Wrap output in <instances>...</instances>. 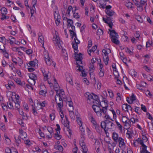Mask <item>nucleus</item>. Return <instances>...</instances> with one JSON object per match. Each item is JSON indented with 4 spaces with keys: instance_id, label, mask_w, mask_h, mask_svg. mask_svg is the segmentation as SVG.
Here are the masks:
<instances>
[{
    "instance_id": "f257e3e1",
    "label": "nucleus",
    "mask_w": 153,
    "mask_h": 153,
    "mask_svg": "<svg viewBox=\"0 0 153 153\" xmlns=\"http://www.w3.org/2000/svg\"><path fill=\"white\" fill-rule=\"evenodd\" d=\"M110 31V36L112 42L116 45H118L120 41L118 39L119 35L114 30H111L109 29Z\"/></svg>"
},
{
    "instance_id": "f03ea898",
    "label": "nucleus",
    "mask_w": 153,
    "mask_h": 153,
    "mask_svg": "<svg viewBox=\"0 0 153 153\" xmlns=\"http://www.w3.org/2000/svg\"><path fill=\"white\" fill-rule=\"evenodd\" d=\"M55 102L57 104V108H62L63 106V100L57 94L55 97Z\"/></svg>"
},
{
    "instance_id": "7ed1b4c3",
    "label": "nucleus",
    "mask_w": 153,
    "mask_h": 153,
    "mask_svg": "<svg viewBox=\"0 0 153 153\" xmlns=\"http://www.w3.org/2000/svg\"><path fill=\"white\" fill-rule=\"evenodd\" d=\"M92 107L94 111L96 113L97 116L98 117L100 116L102 113L103 112V111L105 109H104L102 108L101 109L99 106L95 105H93Z\"/></svg>"
},
{
    "instance_id": "20e7f679",
    "label": "nucleus",
    "mask_w": 153,
    "mask_h": 153,
    "mask_svg": "<svg viewBox=\"0 0 153 153\" xmlns=\"http://www.w3.org/2000/svg\"><path fill=\"white\" fill-rule=\"evenodd\" d=\"M53 41L55 45L58 47L59 49L61 47V44L62 42L61 41L59 37L56 34L54 36L53 39Z\"/></svg>"
},
{
    "instance_id": "39448f33",
    "label": "nucleus",
    "mask_w": 153,
    "mask_h": 153,
    "mask_svg": "<svg viewBox=\"0 0 153 153\" xmlns=\"http://www.w3.org/2000/svg\"><path fill=\"white\" fill-rule=\"evenodd\" d=\"M74 7L73 8L71 6H69L66 11V14H65V12H62V17L63 20L67 19V17H69L70 16V12L72 10H74Z\"/></svg>"
},
{
    "instance_id": "423d86ee",
    "label": "nucleus",
    "mask_w": 153,
    "mask_h": 153,
    "mask_svg": "<svg viewBox=\"0 0 153 153\" xmlns=\"http://www.w3.org/2000/svg\"><path fill=\"white\" fill-rule=\"evenodd\" d=\"M147 0H140V1H139V5L138 6L137 10L138 11L141 12L143 10V6H145V7L147 5Z\"/></svg>"
},
{
    "instance_id": "0eeeda50",
    "label": "nucleus",
    "mask_w": 153,
    "mask_h": 153,
    "mask_svg": "<svg viewBox=\"0 0 153 153\" xmlns=\"http://www.w3.org/2000/svg\"><path fill=\"white\" fill-rule=\"evenodd\" d=\"M118 142L119 143V147L123 151H124L126 149V146L124 140L122 138H120Z\"/></svg>"
},
{
    "instance_id": "6e6552de",
    "label": "nucleus",
    "mask_w": 153,
    "mask_h": 153,
    "mask_svg": "<svg viewBox=\"0 0 153 153\" xmlns=\"http://www.w3.org/2000/svg\"><path fill=\"white\" fill-rule=\"evenodd\" d=\"M44 55L46 63L49 65H51L52 64V60L49 57L48 52L46 51H44Z\"/></svg>"
},
{
    "instance_id": "1a4fd4ad",
    "label": "nucleus",
    "mask_w": 153,
    "mask_h": 153,
    "mask_svg": "<svg viewBox=\"0 0 153 153\" xmlns=\"http://www.w3.org/2000/svg\"><path fill=\"white\" fill-rule=\"evenodd\" d=\"M99 105H100L104 109H105L107 110L108 105V101L105 98H103V100L101 102H99Z\"/></svg>"
},
{
    "instance_id": "9d476101",
    "label": "nucleus",
    "mask_w": 153,
    "mask_h": 153,
    "mask_svg": "<svg viewBox=\"0 0 153 153\" xmlns=\"http://www.w3.org/2000/svg\"><path fill=\"white\" fill-rule=\"evenodd\" d=\"M54 16L56 24L57 25H58L60 22V16L59 15L58 12L55 11Z\"/></svg>"
},
{
    "instance_id": "9b49d317",
    "label": "nucleus",
    "mask_w": 153,
    "mask_h": 153,
    "mask_svg": "<svg viewBox=\"0 0 153 153\" xmlns=\"http://www.w3.org/2000/svg\"><path fill=\"white\" fill-rule=\"evenodd\" d=\"M85 95L87 98V101L88 103L90 104H92V102L93 101L92 99V94H91L90 93L88 92L85 94Z\"/></svg>"
},
{
    "instance_id": "f8f14e48",
    "label": "nucleus",
    "mask_w": 153,
    "mask_h": 153,
    "mask_svg": "<svg viewBox=\"0 0 153 153\" xmlns=\"http://www.w3.org/2000/svg\"><path fill=\"white\" fill-rule=\"evenodd\" d=\"M41 69L44 76V79L45 80H47L48 79V74H49L48 71L46 70V68L44 66L42 67Z\"/></svg>"
},
{
    "instance_id": "ddd939ff",
    "label": "nucleus",
    "mask_w": 153,
    "mask_h": 153,
    "mask_svg": "<svg viewBox=\"0 0 153 153\" xmlns=\"http://www.w3.org/2000/svg\"><path fill=\"white\" fill-rule=\"evenodd\" d=\"M122 109L125 112H128L129 111H131L132 108L131 106L127 104L122 105Z\"/></svg>"
},
{
    "instance_id": "4468645a",
    "label": "nucleus",
    "mask_w": 153,
    "mask_h": 153,
    "mask_svg": "<svg viewBox=\"0 0 153 153\" xmlns=\"http://www.w3.org/2000/svg\"><path fill=\"white\" fill-rule=\"evenodd\" d=\"M56 92V94L59 95V97L61 98L62 100H66V99H67V98H65V94L64 91L63 90L60 89L59 91H58Z\"/></svg>"
},
{
    "instance_id": "2eb2a0df",
    "label": "nucleus",
    "mask_w": 153,
    "mask_h": 153,
    "mask_svg": "<svg viewBox=\"0 0 153 153\" xmlns=\"http://www.w3.org/2000/svg\"><path fill=\"white\" fill-rule=\"evenodd\" d=\"M29 77L31 80H33L32 83H31V85H34L36 83L35 80L37 79V78L36 75L33 74L31 73L30 74Z\"/></svg>"
},
{
    "instance_id": "dca6fc26",
    "label": "nucleus",
    "mask_w": 153,
    "mask_h": 153,
    "mask_svg": "<svg viewBox=\"0 0 153 153\" xmlns=\"http://www.w3.org/2000/svg\"><path fill=\"white\" fill-rule=\"evenodd\" d=\"M19 134L20 137L25 140L24 139L27 137V134L22 129L20 128L19 130Z\"/></svg>"
},
{
    "instance_id": "f3484780",
    "label": "nucleus",
    "mask_w": 153,
    "mask_h": 153,
    "mask_svg": "<svg viewBox=\"0 0 153 153\" xmlns=\"http://www.w3.org/2000/svg\"><path fill=\"white\" fill-rule=\"evenodd\" d=\"M74 52L75 53V59L76 61L80 62V63L82 64V62L81 61L82 59V54L80 53L79 54H77L76 52L75 51Z\"/></svg>"
},
{
    "instance_id": "a211bd4d",
    "label": "nucleus",
    "mask_w": 153,
    "mask_h": 153,
    "mask_svg": "<svg viewBox=\"0 0 153 153\" xmlns=\"http://www.w3.org/2000/svg\"><path fill=\"white\" fill-rule=\"evenodd\" d=\"M139 144L141 145V146L144 144H143L142 141V139L141 138H139L134 141L133 145L135 147L138 146Z\"/></svg>"
},
{
    "instance_id": "6ab92c4d",
    "label": "nucleus",
    "mask_w": 153,
    "mask_h": 153,
    "mask_svg": "<svg viewBox=\"0 0 153 153\" xmlns=\"http://www.w3.org/2000/svg\"><path fill=\"white\" fill-rule=\"evenodd\" d=\"M112 137V139L116 143L118 142V141L119 140L120 138H122L121 137H119L118 134L115 132H114L113 133Z\"/></svg>"
},
{
    "instance_id": "aec40b11",
    "label": "nucleus",
    "mask_w": 153,
    "mask_h": 153,
    "mask_svg": "<svg viewBox=\"0 0 153 153\" xmlns=\"http://www.w3.org/2000/svg\"><path fill=\"white\" fill-rule=\"evenodd\" d=\"M114 124L111 121H106V128L112 129L114 127Z\"/></svg>"
},
{
    "instance_id": "412c9836",
    "label": "nucleus",
    "mask_w": 153,
    "mask_h": 153,
    "mask_svg": "<svg viewBox=\"0 0 153 153\" xmlns=\"http://www.w3.org/2000/svg\"><path fill=\"white\" fill-rule=\"evenodd\" d=\"M107 110L105 109V110L103 111V112L102 113V114L100 117L103 118H105L107 120H109L110 119V117L109 115L107 114Z\"/></svg>"
},
{
    "instance_id": "4be33fe9",
    "label": "nucleus",
    "mask_w": 153,
    "mask_h": 153,
    "mask_svg": "<svg viewBox=\"0 0 153 153\" xmlns=\"http://www.w3.org/2000/svg\"><path fill=\"white\" fill-rule=\"evenodd\" d=\"M38 105H39L40 107V108H37V107H36V108L37 109H42L44 107H45L47 105V102L45 101H43L42 102H38L37 103Z\"/></svg>"
},
{
    "instance_id": "5701e85b",
    "label": "nucleus",
    "mask_w": 153,
    "mask_h": 153,
    "mask_svg": "<svg viewBox=\"0 0 153 153\" xmlns=\"http://www.w3.org/2000/svg\"><path fill=\"white\" fill-rule=\"evenodd\" d=\"M66 78L67 81L69 82L71 84L73 83L72 79V76L71 74L67 73L66 74Z\"/></svg>"
},
{
    "instance_id": "b1692460",
    "label": "nucleus",
    "mask_w": 153,
    "mask_h": 153,
    "mask_svg": "<svg viewBox=\"0 0 153 153\" xmlns=\"http://www.w3.org/2000/svg\"><path fill=\"white\" fill-rule=\"evenodd\" d=\"M92 99H93V101L92 104L95 103L98 105L99 104V101H98V97L96 95L92 94Z\"/></svg>"
},
{
    "instance_id": "393cba45",
    "label": "nucleus",
    "mask_w": 153,
    "mask_h": 153,
    "mask_svg": "<svg viewBox=\"0 0 153 153\" xmlns=\"http://www.w3.org/2000/svg\"><path fill=\"white\" fill-rule=\"evenodd\" d=\"M147 146L144 144L140 147V153H150L147 150Z\"/></svg>"
},
{
    "instance_id": "a878e982",
    "label": "nucleus",
    "mask_w": 153,
    "mask_h": 153,
    "mask_svg": "<svg viewBox=\"0 0 153 153\" xmlns=\"http://www.w3.org/2000/svg\"><path fill=\"white\" fill-rule=\"evenodd\" d=\"M53 86L56 92L58 91L59 87L58 83L57 82L56 79L54 78H53Z\"/></svg>"
},
{
    "instance_id": "bb28decb",
    "label": "nucleus",
    "mask_w": 153,
    "mask_h": 153,
    "mask_svg": "<svg viewBox=\"0 0 153 153\" xmlns=\"http://www.w3.org/2000/svg\"><path fill=\"white\" fill-rule=\"evenodd\" d=\"M102 52L103 54V56H108V55L111 52V50L109 48L103 49Z\"/></svg>"
},
{
    "instance_id": "cd10ccee",
    "label": "nucleus",
    "mask_w": 153,
    "mask_h": 153,
    "mask_svg": "<svg viewBox=\"0 0 153 153\" xmlns=\"http://www.w3.org/2000/svg\"><path fill=\"white\" fill-rule=\"evenodd\" d=\"M123 123H124L125 129H127L131 127V122L129 119Z\"/></svg>"
},
{
    "instance_id": "c85d7f7f",
    "label": "nucleus",
    "mask_w": 153,
    "mask_h": 153,
    "mask_svg": "<svg viewBox=\"0 0 153 153\" xmlns=\"http://www.w3.org/2000/svg\"><path fill=\"white\" fill-rule=\"evenodd\" d=\"M28 64L30 66L32 67H35L36 65H38V61L36 59H35L33 61L30 62Z\"/></svg>"
},
{
    "instance_id": "c756f323",
    "label": "nucleus",
    "mask_w": 153,
    "mask_h": 153,
    "mask_svg": "<svg viewBox=\"0 0 153 153\" xmlns=\"http://www.w3.org/2000/svg\"><path fill=\"white\" fill-rule=\"evenodd\" d=\"M64 101H66V105H68L69 107L73 106V102L71 100L70 97H68Z\"/></svg>"
},
{
    "instance_id": "7c9ffc66",
    "label": "nucleus",
    "mask_w": 153,
    "mask_h": 153,
    "mask_svg": "<svg viewBox=\"0 0 153 153\" xmlns=\"http://www.w3.org/2000/svg\"><path fill=\"white\" fill-rule=\"evenodd\" d=\"M103 20L105 23H107L109 27L111 28H112V24L111 23V21L109 19V18L106 19L103 18Z\"/></svg>"
},
{
    "instance_id": "2f4dec72",
    "label": "nucleus",
    "mask_w": 153,
    "mask_h": 153,
    "mask_svg": "<svg viewBox=\"0 0 153 153\" xmlns=\"http://www.w3.org/2000/svg\"><path fill=\"white\" fill-rule=\"evenodd\" d=\"M14 80L18 85L21 86H23L25 84L24 82H21L19 78H15Z\"/></svg>"
},
{
    "instance_id": "473e14b6",
    "label": "nucleus",
    "mask_w": 153,
    "mask_h": 153,
    "mask_svg": "<svg viewBox=\"0 0 153 153\" xmlns=\"http://www.w3.org/2000/svg\"><path fill=\"white\" fill-rule=\"evenodd\" d=\"M39 38H38V41L41 43L42 45V47L43 48H44V38L43 36L42 35H39Z\"/></svg>"
},
{
    "instance_id": "72a5a7b5",
    "label": "nucleus",
    "mask_w": 153,
    "mask_h": 153,
    "mask_svg": "<svg viewBox=\"0 0 153 153\" xmlns=\"http://www.w3.org/2000/svg\"><path fill=\"white\" fill-rule=\"evenodd\" d=\"M4 137L5 140L6 144L8 145H10L11 144V140L6 134H4Z\"/></svg>"
},
{
    "instance_id": "f704fd0d",
    "label": "nucleus",
    "mask_w": 153,
    "mask_h": 153,
    "mask_svg": "<svg viewBox=\"0 0 153 153\" xmlns=\"http://www.w3.org/2000/svg\"><path fill=\"white\" fill-rule=\"evenodd\" d=\"M76 10L75 7H74V10H72V12L73 13L74 17L76 19H78L79 18V15L77 13H76L75 11Z\"/></svg>"
},
{
    "instance_id": "c9c22d12",
    "label": "nucleus",
    "mask_w": 153,
    "mask_h": 153,
    "mask_svg": "<svg viewBox=\"0 0 153 153\" xmlns=\"http://www.w3.org/2000/svg\"><path fill=\"white\" fill-rule=\"evenodd\" d=\"M105 12L107 15L110 16H111L115 15V12L111 10H107V11Z\"/></svg>"
},
{
    "instance_id": "e433bc0d",
    "label": "nucleus",
    "mask_w": 153,
    "mask_h": 153,
    "mask_svg": "<svg viewBox=\"0 0 153 153\" xmlns=\"http://www.w3.org/2000/svg\"><path fill=\"white\" fill-rule=\"evenodd\" d=\"M90 120L92 123L93 126H94V127L96 126H97L98 125L97 123L96 122L93 116L92 115L90 116Z\"/></svg>"
},
{
    "instance_id": "4c0bfd02",
    "label": "nucleus",
    "mask_w": 153,
    "mask_h": 153,
    "mask_svg": "<svg viewBox=\"0 0 153 153\" xmlns=\"http://www.w3.org/2000/svg\"><path fill=\"white\" fill-rule=\"evenodd\" d=\"M130 120L131 122H132L133 124L139 122V120L137 117H133L131 118Z\"/></svg>"
},
{
    "instance_id": "58836bf2",
    "label": "nucleus",
    "mask_w": 153,
    "mask_h": 153,
    "mask_svg": "<svg viewBox=\"0 0 153 153\" xmlns=\"http://www.w3.org/2000/svg\"><path fill=\"white\" fill-rule=\"evenodd\" d=\"M89 68L90 72L93 73L95 69L94 64L90 63L89 65Z\"/></svg>"
},
{
    "instance_id": "ea45409f",
    "label": "nucleus",
    "mask_w": 153,
    "mask_h": 153,
    "mask_svg": "<svg viewBox=\"0 0 153 153\" xmlns=\"http://www.w3.org/2000/svg\"><path fill=\"white\" fill-rule=\"evenodd\" d=\"M30 9V13L31 14V18L33 19V17H34V16H33V14L35 12L36 10V8L35 7H32L31 8H29Z\"/></svg>"
},
{
    "instance_id": "a19ab883",
    "label": "nucleus",
    "mask_w": 153,
    "mask_h": 153,
    "mask_svg": "<svg viewBox=\"0 0 153 153\" xmlns=\"http://www.w3.org/2000/svg\"><path fill=\"white\" fill-rule=\"evenodd\" d=\"M130 98L131 100L129 101V102H128L129 104H131L136 100V97L133 94H132Z\"/></svg>"
},
{
    "instance_id": "79ce46f5",
    "label": "nucleus",
    "mask_w": 153,
    "mask_h": 153,
    "mask_svg": "<svg viewBox=\"0 0 153 153\" xmlns=\"http://www.w3.org/2000/svg\"><path fill=\"white\" fill-rule=\"evenodd\" d=\"M54 148L56 150L59 151L60 152H62L63 150V148L62 146L60 145H55L54 146Z\"/></svg>"
},
{
    "instance_id": "37998d69",
    "label": "nucleus",
    "mask_w": 153,
    "mask_h": 153,
    "mask_svg": "<svg viewBox=\"0 0 153 153\" xmlns=\"http://www.w3.org/2000/svg\"><path fill=\"white\" fill-rule=\"evenodd\" d=\"M107 91H108L110 98L113 99L114 98V94L112 91L110 89H107Z\"/></svg>"
},
{
    "instance_id": "c03bdc74",
    "label": "nucleus",
    "mask_w": 153,
    "mask_h": 153,
    "mask_svg": "<svg viewBox=\"0 0 153 153\" xmlns=\"http://www.w3.org/2000/svg\"><path fill=\"white\" fill-rule=\"evenodd\" d=\"M32 112L33 114L35 116L37 115L38 114L37 111L36 110V108L35 107L34 105H32Z\"/></svg>"
},
{
    "instance_id": "a18cd8bd",
    "label": "nucleus",
    "mask_w": 153,
    "mask_h": 153,
    "mask_svg": "<svg viewBox=\"0 0 153 153\" xmlns=\"http://www.w3.org/2000/svg\"><path fill=\"white\" fill-rule=\"evenodd\" d=\"M117 97L116 98V100L117 102L120 103L121 100V95L119 93H117Z\"/></svg>"
},
{
    "instance_id": "49530a36",
    "label": "nucleus",
    "mask_w": 153,
    "mask_h": 153,
    "mask_svg": "<svg viewBox=\"0 0 153 153\" xmlns=\"http://www.w3.org/2000/svg\"><path fill=\"white\" fill-rule=\"evenodd\" d=\"M132 132L131 131L129 130H127L126 133V135L128 138H130L132 137Z\"/></svg>"
},
{
    "instance_id": "de8ad7c7",
    "label": "nucleus",
    "mask_w": 153,
    "mask_h": 153,
    "mask_svg": "<svg viewBox=\"0 0 153 153\" xmlns=\"http://www.w3.org/2000/svg\"><path fill=\"white\" fill-rule=\"evenodd\" d=\"M47 130L48 131H49V132L50 134L51 135L50 136H49L48 137L49 138H51L52 137V134H53V130L52 128L51 127H48L47 128Z\"/></svg>"
},
{
    "instance_id": "09e8293b",
    "label": "nucleus",
    "mask_w": 153,
    "mask_h": 153,
    "mask_svg": "<svg viewBox=\"0 0 153 153\" xmlns=\"http://www.w3.org/2000/svg\"><path fill=\"white\" fill-rule=\"evenodd\" d=\"M13 102L9 101L7 102V105L8 107L10 109H13Z\"/></svg>"
},
{
    "instance_id": "8fccbe9b",
    "label": "nucleus",
    "mask_w": 153,
    "mask_h": 153,
    "mask_svg": "<svg viewBox=\"0 0 153 153\" xmlns=\"http://www.w3.org/2000/svg\"><path fill=\"white\" fill-rule=\"evenodd\" d=\"M15 142H16V145L18 146H19L20 143H21V140L19 137H14Z\"/></svg>"
},
{
    "instance_id": "3c124183",
    "label": "nucleus",
    "mask_w": 153,
    "mask_h": 153,
    "mask_svg": "<svg viewBox=\"0 0 153 153\" xmlns=\"http://www.w3.org/2000/svg\"><path fill=\"white\" fill-rule=\"evenodd\" d=\"M87 134L88 135V136L90 138H92L93 137L92 135V132L88 128H87Z\"/></svg>"
},
{
    "instance_id": "603ef678",
    "label": "nucleus",
    "mask_w": 153,
    "mask_h": 153,
    "mask_svg": "<svg viewBox=\"0 0 153 153\" xmlns=\"http://www.w3.org/2000/svg\"><path fill=\"white\" fill-rule=\"evenodd\" d=\"M101 126V128L104 129L105 131V128H106V122L104 121L102 122Z\"/></svg>"
},
{
    "instance_id": "864d4df0",
    "label": "nucleus",
    "mask_w": 153,
    "mask_h": 153,
    "mask_svg": "<svg viewBox=\"0 0 153 153\" xmlns=\"http://www.w3.org/2000/svg\"><path fill=\"white\" fill-rule=\"evenodd\" d=\"M96 131L99 133H101L102 131V129L100 127L99 125H98L97 126L94 127Z\"/></svg>"
},
{
    "instance_id": "5fc2aeb1",
    "label": "nucleus",
    "mask_w": 153,
    "mask_h": 153,
    "mask_svg": "<svg viewBox=\"0 0 153 153\" xmlns=\"http://www.w3.org/2000/svg\"><path fill=\"white\" fill-rule=\"evenodd\" d=\"M17 63L19 64V66H21L23 63V60L19 57H17Z\"/></svg>"
},
{
    "instance_id": "6e6d98bb",
    "label": "nucleus",
    "mask_w": 153,
    "mask_h": 153,
    "mask_svg": "<svg viewBox=\"0 0 153 153\" xmlns=\"http://www.w3.org/2000/svg\"><path fill=\"white\" fill-rule=\"evenodd\" d=\"M132 4L131 2L129 1H127L125 3L126 6L128 8H132Z\"/></svg>"
},
{
    "instance_id": "4d7b16f0",
    "label": "nucleus",
    "mask_w": 153,
    "mask_h": 153,
    "mask_svg": "<svg viewBox=\"0 0 153 153\" xmlns=\"http://www.w3.org/2000/svg\"><path fill=\"white\" fill-rule=\"evenodd\" d=\"M58 131L57 132V133L54 134V137L57 140H60L62 137L61 135L59 134Z\"/></svg>"
},
{
    "instance_id": "13d9d810",
    "label": "nucleus",
    "mask_w": 153,
    "mask_h": 153,
    "mask_svg": "<svg viewBox=\"0 0 153 153\" xmlns=\"http://www.w3.org/2000/svg\"><path fill=\"white\" fill-rule=\"evenodd\" d=\"M67 20V23L68 27H71L73 24V21L71 19H68Z\"/></svg>"
},
{
    "instance_id": "bf43d9fd",
    "label": "nucleus",
    "mask_w": 153,
    "mask_h": 153,
    "mask_svg": "<svg viewBox=\"0 0 153 153\" xmlns=\"http://www.w3.org/2000/svg\"><path fill=\"white\" fill-rule=\"evenodd\" d=\"M19 101L17 100L16 102H15V107L16 109L18 110L20 109V105L19 103Z\"/></svg>"
},
{
    "instance_id": "052dcab7",
    "label": "nucleus",
    "mask_w": 153,
    "mask_h": 153,
    "mask_svg": "<svg viewBox=\"0 0 153 153\" xmlns=\"http://www.w3.org/2000/svg\"><path fill=\"white\" fill-rule=\"evenodd\" d=\"M76 121L78 123V124L79 125H82V123L81 121V118L79 117H78L76 116Z\"/></svg>"
},
{
    "instance_id": "680f3d73",
    "label": "nucleus",
    "mask_w": 153,
    "mask_h": 153,
    "mask_svg": "<svg viewBox=\"0 0 153 153\" xmlns=\"http://www.w3.org/2000/svg\"><path fill=\"white\" fill-rule=\"evenodd\" d=\"M50 116V117L51 120H54L55 118V111H53L52 113L51 114Z\"/></svg>"
},
{
    "instance_id": "e2e57ef3",
    "label": "nucleus",
    "mask_w": 153,
    "mask_h": 153,
    "mask_svg": "<svg viewBox=\"0 0 153 153\" xmlns=\"http://www.w3.org/2000/svg\"><path fill=\"white\" fill-rule=\"evenodd\" d=\"M142 138V141L143 144H144V143L146 142L148 140V138L145 135H143Z\"/></svg>"
},
{
    "instance_id": "0e129e2a",
    "label": "nucleus",
    "mask_w": 153,
    "mask_h": 153,
    "mask_svg": "<svg viewBox=\"0 0 153 153\" xmlns=\"http://www.w3.org/2000/svg\"><path fill=\"white\" fill-rule=\"evenodd\" d=\"M2 17L1 18V19L2 20H4V19H8L9 18V17L8 16H6V14H4V13H3L2 12Z\"/></svg>"
},
{
    "instance_id": "69168bd1",
    "label": "nucleus",
    "mask_w": 153,
    "mask_h": 153,
    "mask_svg": "<svg viewBox=\"0 0 153 153\" xmlns=\"http://www.w3.org/2000/svg\"><path fill=\"white\" fill-rule=\"evenodd\" d=\"M110 110L112 112L113 114V118L114 120L116 119L117 118L116 112L113 109H111Z\"/></svg>"
},
{
    "instance_id": "338daca9",
    "label": "nucleus",
    "mask_w": 153,
    "mask_h": 153,
    "mask_svg": "<svg viewBox=\"0 0 153 153\" xmlns=\"http://www.w3.org/2000/svg\"><path fill=\"white\" fill-rule=\"evenodd\" d=\"M24 140L25 144L27 146H29L32 144V142L29 140Z\"/></svg>"
},
{
    "instance_id": "774afa93",
    "label": "nucleus",
    "mask_w": 153,
    "mask_h": 153,
    "mask_svg": "<svg viewBox=\"0 0 153 153\" xmlns=\"http://www.w3.org/2000/svg\"><path fill=\"white\" fill-rule=\"evenodd\" d=\"M82 151L83 153H87V148L86 146L85 145L84 146H82Z\"/></svg>"
}]
</instances>
